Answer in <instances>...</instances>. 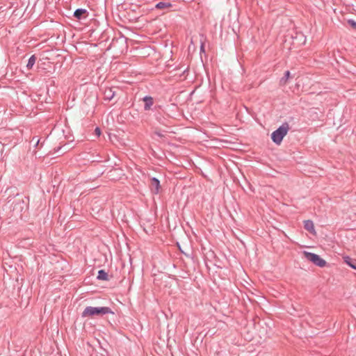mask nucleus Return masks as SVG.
Segmentation results:
<instances>
[{"mask_svg":"<svg viewBox=\"0 0 356 356\" xmlns=\"http://www.w3.org/2000/svg\"><path fill=\"white\" fill-rule=\"evenodd\" d=\"M114 314V312L108 307H86L81 314L83 318L103 316L105 314Z\"/></svg>","mask_w":356,"mask_h":356,"instance_id":"f257e3e1","label":"nucleus"},{"mask_svg":"<svg viewBox=\"0 0 356 356\" xmlns=\"http://www.w3.org/2000/svg\"><path fill=\"white\" fill-rule=\"evenodd\" d=\"M9 202H11L13 211L18 214L27 209L29 198L23 195L17 194L15 197L8 200Z\"/></svg>","mask_w":356,"mask_h":356,"instance_id":"f03ea898","label":"nucleus"},{"mask_svg":"<svg viewBox=\"0 0 356 356\" xmlns=\"http://www.w3.org/2000/svg\"><path fill=\"white\" fill-rule=\"evenodd\" d=\"M289 130L288 122H283L275 131L271 134V139L276 145H280L284 137L287 134Z\"/></svg>","mask_w":356,"mask_h":356,"instance_id":"7ed1b4c3","label":"nucleus"},{"mask_svg":"<svg viewBox=\"0 0 356 356\" xmlns=\"http://www.w3.org/2000/svg\"><path fill=\"white\" fill-rule=\"evenodd\" d=\"M305 257L316 266L323 268L327 265V262L325 259L321 258L318 254L313 252H303Z\"/></svg>","mask_w":356,"mask_h":356,"instance_id":"20e7f679","label":"nucleus"},{"mask_svg":"<svg viewBox=\"0 0 356 356\" xmlns=\"http://www.w3.org/2000/svg\"><path fill=\"white\" fill-rule=\"evenodd\" d=\"M149 188H150V191L151 192L153 193V194H159L161 191V184H160V181L156 178V177H152L150 179V184H149Z\"/></svg>","mask_w":356,"mask_h":356,"instance_id":"39448f33","label":"nucleus"},{"mask_svg":"<svg viewBox=\"0 0 356 356\" xmlns=\"http://www.w3.org/2000/svg\"><path fill=\"white\" fill-rule=\"evenodd\" d=\"M73 16L79 20L85 19L88 17L89 13L86 9L78 8L74 12Z\"/></svg>","mask_w":356,"mask_h":356,"instance_id":"423d86ee","label":"nucleus"},{"mask_svg":"<svg viewBox=\"0 0 356 356\" xmlns=\"http://www.w3.org/2000/svg\"><path fill=\"white\" fill-rule=\"evenodd\" d=\"M143 101L144 102V110H151L152 106L154 104V99L151 96H145L143 97Z\"/></svg>","mask_w":356,"mask_h":356,"instance_id":"0eeeda50","label":"nucleus"},{"mask_svg":"<svg viewBox=\"0 0 356 356\" xmlns=\"http://www.w3.org/2000/svg\"><path fill=\"white\" fill-rule=\"evenodd\" d=\"M304 228L312 234H316L314 225L312 220H307L304 221Z\"/></svg>","mask_w":356,"mask_h":356,"instance_id":"6e6552de","label":"nucleus"},{"mask_svg":"<svg viewBox=\"0 0 356 356\" xmlns=\"http://www.w3.org/2000/svg\"><path fill=\"white\" fill-rule=\"evenodd\" d=\"M103 94L105 100L111 101L114 97L115 92L111 88H106L104 89Z\"/></svg>","mask_w":356,"mask_h":356,"instance_id":"1a4fd4ad","label":"nucleus"},{"mask_svg":"<svg viewBox=\"0 0 356 356\" xmlns=\"http://www.w3.org/2000/svg\"><path fill=\"white\" fill-rule=\"evenodd\" d=\"M344 262L353 269L356 270V259L348 256L343 257Z\"/></svg>","mask_w":356,"mask_h":356,"instance_id":"9d476101","label":"nucleus"},{"mask_svg":"<svg viewBox=\"0 0 356 356\" xmlns=\"http://www.w3.org/2000/svg\"><path fill=\"white\" fill-rule=\"evenodd\" d=\"M172 6V3L166 1H159L155 5V8L159 10H165Z\"/></svg>","mask_w":356,"mask_h":356,"instance_id":"9b49d317","label":"nucleus"},{"mask_svg":"<svg viewBox=\"0 0 356 356\" xmlns=\"http://www.w3.org/2000/svg\"><path fill=\"white\" fill-rule=\"evenodd\" d=\"M97 280H103V281H108L109 277L108 275V273L105 271V270H99L98 271V275L97 277Z\"/></svg>","mask_w":356,"mask_h":356,"instance_id":"f8f14e48","label":"nucleus"},{"mask_svg":"<svg viewBox=\"0 0 356 356\" xmlns=\"http://www.w3.org/2000/svg\"><path fill=\"white\" fill-rule=\"evenodd\" d=\"M155 118L159 124L165 125V126L168 125L169 120L168 118H166L165 117H164L161 113H158L157 115H156Z\"/></svg>","mask_w":356,"mask_h":356,"instance_id":"ddd939ff","label":"nucleus"},{"mask_svg":"<svg viewBox=\"0 0 356 356\" xmlns=\"http://www.w3.org/2000/svg\"><path fill=\"white\" fill-rule=\"evenodd\" d=\"M290 74H291V73H290V72H289V70H287V71H286V72H284V76H283V77H282V78L280 79V84L281 86H284V85H286V84L287 81H288V79H289V77H290Z\"/></svg>","mask_w":356,"mask_h":356,"instance_id":"4468645a","label":"nucleus"},{"mask_svg":"<svg viewBox=\"0 0 356 356\" xmlns=\"http://www.w3.org/2000/svg\"><path fill=\"white\" fill-rule=\"evenodd\" d=\"M35 60H36V56L35 55H32L28 60V63L26 64V68L28 70H31L33 67V66L34 65Z\"/></svg>","mask_w":356,"mask_h":356,"instance_id":"2eb2a0df","label":"nucleus"},{"mask_svg":"<svg viewBox=\"0 0 356 356\" xmlns=\"http://www.w3.org/2000/svg\"><path fill=\"white\" fill-rule=\"evenodd\" d=\"M347 24L353 29L356 31V21L354 19H348Z\"/></svg>","mask_w":356,"mask_h":356,"instance_id":"dca6fc26","label":"nucleus"},{"mask_svg":"<svg viewBox=\"0 0 356 356\" xmlns=\"http://www.w3.org/2000/svg\"><path fill=\"white\" fill-rule=\"evenodd\" d=\"M95 134L97 136V137H99L102 134L101 129L99 127H97L95 129Z\"/></svg>","mask_w":356,"mask_h":356,"instance_id":"f3484780","label":"nucleus"},{"mask_svg":"<svg viewBox=\"0 0 356 356\" xmlns=\"http://www.w3.org/2000/svg\"><path fill=\"white\" fill-rule=\"evenodd\" d=\"M154 134L156 135L157 136H159V138L164 137V134L163 133H161V131H155Z\"/></svg>","mask_w":356,"mask_h":356,"instance_id":"a211bd4d","label":"nucleus"},{"mask_svg":"<svg viewBox=\"0 0 356 356\" xmlns=\"http://www.w3.org/2000/svg\"><path fill=\"white\" fill-rule=\"evenodd\" d=\"M200 52H204V44H202L201 46H200Z\"/></svg>","mask_w":356,"mask_h":356,"instance_id":"6ab92c4d","label":"nucleus"},{"mask_svg":"<svg viewBox=\"0 0 356 356\" xmlns=\"http://www.w3.org/2000/svg\"><path fill=\"white\" fill-rule=\"evenodd\" d=\"M61 149V147H58L57 149H55V152H58Z\"/></svg>","mask_w":356,"mask_h":356,"instance_id":"aec40b11","label":"nucleus"},{"mask_svg":"<svg viewBox=\"0 0 356 356\" xmlns=\"http://www.w3.org/2000/svg\"><path fill=\"white\" fill-rule=\"evenodd\" d=\"M188 70V68L187 67L186 70H184L183 74H184Z\"/></svg>","mask_w":356,"mask_h":356,"instance_id":"412c9836","label":"nucleus"},{"mask_svg":"<svg viewBox=\"0 0 356 356\" xmlns=\"http://www.w3.org/2000/svg\"><path fill=\"white\" fill-rule=\"evenodd\" d=\"M39 143V140H38L35 143V145H38V144Z\"/></svg>","mask_w":356,"mask_h":356,"instance_id":"4be33fe9","label":"nucleus"}]
</instances>
